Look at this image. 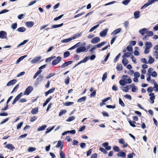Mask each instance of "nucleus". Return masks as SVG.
Wrapping results in <instances>:
<instances>
[{"instance_id": "obj_1", "label": "nucleus", "mask_w": 158, "mask_h": 158, "mask_svg": "<svg viewBox=\"0 0 158 158\" xmlns=\"http://www.w3.org/2000/svg\"><path fill=\"white\" fill-rule=\"evenodd\" d=\"M127 75H124L122 77V79L119 81V83L122 85L124 86L127 84L131 83L132 80L130 78H128Z\"/></svg>"}, {"instance_id": "obj_2", "label": "nucleus", "mask_w": 158, "mask_h": 158, "mask_svg": "<svg viewBox=\"0 0 158 158\" xmlns=\"http://www.w3.org/2000/svg\"><path fill=\"white\" fill-rule=\"evenodd\" d=\"M81 33L78 34H76L74 35L72 37H70L68 38V39H65L64 40H61V42L62 43H68L70 41H71L72 40H73L76 38L78 37H79L81 36Z\"/></svg>"}, {"instance_id": "obj_3", "label": "nucleus", "mask_w": 158, "mask_h": 158, "mask_svg": "<svg viewBox=\"0 0 158 158\" xmlns=\"http://www.w3.org/2000/svg\"><path fill=\"white\" fill-rule=\"evenodd\" d=\"M96 57L95 55H93L91 56L90 57L89 56L85 57L83 60L79 61L78 63L75 66H76L78 65L81 64V63H85L86 62L89 58L91 60H94Z\"/></svg>"}, {"instance_id": "obj_4", "label": "nucleus", "mask_w": 158, "mask_h": 158, "mask_svg": "<svg viewBox=\"0 0 158 158\" xmlns=\"http://www.w3.org/2000/svg\"><path fill=\"white\" fill-rule=\"evenodd\" d=\"M33 88L32 86H29L24 92L23 93L24 95H29L33 90Z\"/></svg>"}, {"instance_id": "obj_5", "label": "nucleus", "mask_w": 158, "mask_h": 158, "mask_svg": "<svg viewBox=\"0 0 158 158\" xmlns=\"http://www.w3.org/2000/svg\"><path fill=\"white\" fill-rule=\"evenodd\" d=\"M61 60V58L60 56H58L57 58L54 60L52 62V64L53 65H55L59 63Z\"/></svg>"}, {"instance_id": "obj_6", "label": "nucleus", "mask_w": 158, "mask_h": 158, "mask_svg": "<svg viewBox=\"0 0 158 158\" xmlns=\"http://www.w3.org/2000/svg\"><path fill=\"white\" fill-rule=\"evenodd\" d=\"M86 51V48L84 46L81 47L77 48L76 50V52L77 53Z\"/></svg>"}, {"instance_id": "obj_7", "label": "nucleus", "mask_w": 158, "mask_h": 158, "mask_svg": "<svg viewBox=\"0 0 158 158\" xmlns=\"http://www.w3.org/2000/svg\"><path fill=\"white\" fill-rule=\"evenodd\" d=\"M7 33L6 32L4 31H0V38L2 39H6V38Z\"/></svg>"}, {"instance_id": "obj_8", "label": "nucleus", "mask_w": 158, "mask_h": 158, "mask_svg": "<svg viewBox=\"0 0 158 158\" xmlns=\"http://www.w3.org/2000/svg\"><path fill=\"white\" fill-rule=\"evenodd\" d=\"M23 94L22 93H20L19 95L17 96L13 100L12 103V104L13 105L14 104L16 103V102L18 100L19 98L22 96Z\"/></svg>"}, {"instance_id": "obj_9", "label": "nucleus", "mask_w": 158, "mask_h": 158, "mask_svg": "<svg viewBox=\"0 0 158 158\" xmlns=\"http://www.w3.org/2000/svg\"><path fill=\"white\" fill-rule=\"evenodd\" d=\"M108 31V29L106 28L101 31L100 34V35L102 37H105L107 34Z\"/></svg>"}, {"instance_id": "obj_10", "label": "nucleus", "mask_w": 158, "mask_h": 158, "mask_svg": "<svg viewBox=\"0 0 158 158\" xmlns=\"http://www.w3.org/2000/svg\"><path fill=\"white\" fill-rule=\"evenodd\" d=\"M100 39L98 37H96L92 39L91 41V42L94 44H95L98 43L100 41Z\"/></svg>"}, {"instance_id": "obj_11", "label": "nucleus", "mask_w": 158, "mask_h": 158, "mask_svg": "<svg viewBox=\"0 0 158 158\" xmlns=\"http://www.w3.org/2000/svg\"><path fill=\"white\" fill-rule=\"evenodd\" d=\"M41 59V57L40 56H39L36 57L35 58L33 59L31 61V63L32 64H35L37 63Z\"/></svg>"}, {"instance_id": "obj_12", "label": "nucleus", "mask_w": 158, "mask_h": 158, "mask_svg": "<svg viewBox=\"0 0 158 158\" xmlns=\"http://www.w3.org/2000/svg\"><path fill=\"white\" fill-rule=\"evenodd\" d=\"M149 95L150 96V99L151 101V103L153 104L154 102V100L155 98L154 94L153 93H151L149 94Z\"/></svg>"}, {"instance_id": "obj_13", "label": "nucleus", "mask_w": 158, "mask_h": 158, "mask_svg": "<svg viewBox=\"0 0 158 158\" xmlns=\"http://www.w3.org/2000/svg\"><path fill=\"white\" fill-rule=\"evenodd\" d=\"M117 156L118 157H122L123 158H126V153L122 151L119 152L118 153Z\"/></svg>"}, {"instance_id": "obj_14", "label": "nucleus", "mask_w": 158, "mask_h": 158, "mask_svg": "<svg viewBox=\"0 0 158 158\" xmlns=\"http://www.w3.org/2000/svg\"><path fill=\"white\" fill-rule=\"evenodd\" d=\"M17 82L16 79L12 80L9 81L6 84L7 86H10L15 84Z\"/></svg>"}, {"instance_id": "obj_15", "label": "nucleus", "mask_w": 158, "mask_h": 158, "mask_svg": "<svg viewBox=\"0 0 158 158\" xmlns=\"http://www.w3.org/2000/svg\"><path fill=\"white\" fill-rule=\"evenodd\" d=\"M72 62V61H69L63 63L61 66V68H64L68 65L71 64Z\"/></svg>"}, {"instance_id": "obj_16", "label": "nucleus", "mask_w": 158, "mask_h": 158, "mask_svg": "<svg viewBox=\"0 0 158 158\" xmlns=\"http://www.w3.org/2000/svg\"><path fill=\"white\" fill-rule=\"evenodd\" d=\"M121 88L123 91L125 92H127L129 91V89H130V87L129 85H128L125 87H121Z\"/></svg>"}, {"instance_id": "obj_17", "label": "nucleus", "mask_w": 158, "mask_h": 158, "mask_svg": "<svg viewBox=\"0 0 158 158\" xmlns=\"http://www.w3.org/2000/svg\"><path fill=\"white\" fill-rule=\"evenodd\" d=\"M148 29L144 28L143 29H141L139 30V32L142 35H143L145 33H146L147 31L148 30Z\"/></svg>"}, {"instance_id": "obj_18", "label": "nucleus", "mask_w": 158, "mask_h": 158, "mask_svg": "<svg viewBox=\"0 0 158 158\" xmlns=\"http://www.w3.org/2000/svg\"><path fill=\"white\" fill-rule=\"evenodd\" d=\"M121 29H122L120 28L116 29L111 33V35H114L118 33L121 31Z\"/></svg>"}, {"instance_id": "obj_19", "label": "nucleus", "mask_w": 158, "mask_h": 158, "mask_svg": "<svg viewBox=\"0 0 158 158\" xmlns=\"http://www.w3.org/2000/svg\"><path fill=\"white\" fill-rule=\"evenodd\" d=\"M34 24V22L32 21H29L26 23V25L28 27H32Z\"/></svg>"}, {"instance_id": "obj_20", "label": "nucleus", "mask_w": 158, "mask_h": 158, "mask_svg": "<svg viewBox=\"0 0 158 158\" xmlns=\"http://www.w3.org/2000/svg\"><path fill=\"white\" fill-rule=\"evenodd\" d=\"M5 147L7 148L9 150H13L14 149H15V147L13 146V145L10 143H9L7 145H6L5 146Z\"/></svg>"}, {"instance_id": "obj_21", "label": "nucleus", "mask_w": 158, "mask_h": 158, "mask_svg": "<svg viewBox=\"0 0 158 158\" xmlns=\"http://www.w3.org/2000/svg\"><path fill=\"white\" fill-rule=\"evenodd\" d=\"M145 47L146 48L150 49L152 46V43L150 42H146L145 43Z\"/></svg>"}, {"instance_id": "obj_22", "label": "nucleus", "mask_w": 158, "mask_h": 158, "mask_svg": "<svg viewBox=\"0 0 158 158\" xmlns=\"http://www.w3.org/2000/svg\"><path fill=\"white\" fill-rule=\"evenodd\" d=\"M134 18L135 19H137L140 17V12L139 11H136L134 12Z\"/></svg>"}, {"instance_id": "obj_23", "label": "nucleus", "mask_w": 158, "mask_h": 158, "mask_svg": "<svg viewBox=\"0 0 158 158\" xmlns=\"http://www.w3.org/2000/svg\"><path fill=\"white\" fill-rule=\"evenodd\" d=\"M152 3L150 2L149 0H148V2L143 5L141 8V9H143L148 7L149 5H152Z\"/></svg>"}, {"instance_id": "obj_24", "label": "nucleus", "mask_w": 158, "mask_h": 158, "mask_svg": "<svg viewBox=\"0 0 158 158\" xmlns=\"http://www.w3.org/2000/svg\"><path fill=\"white\" fill-rule=\"evenodd\" d=\"M107 43V42L103 41L102 42H101L99 44L96 45L97 48H100L102 46H103L104 45H105Z\"/></svg>"}, {"instance_id": "obj_25", "label": "nucleus", "mask_w": 158, "mask_h": 158, "mask_svg": "<svg viewBox=\"0 0 158 158\" xmlns=\"http://www.w3.org/2000/svg\"><path fill=\"white\" fill-rule=\"evenodd\" d=\"M86 98L85 96L83 97L82 98H80L77 101V102H78L81 103L84 102L85 100L86 99Z\"/></svg>"}, {"instance_id": "obj_26", "label": "nucleus", "mask_w": 158, "mask_h": 158, "mask_svg": "<svg viewBox=\"0 0 158 158\" xmlns=\"http://www.w3.org/2000/svg\"><path fill=\"white\" fill-rule=\"evenodd\" d=\"M26 29L23 27H21L18 28L17 30L19 32H23L25 31Z\"/></svg>"}, {"instance_id": "obj_27", "label": "nucleus", "mask_w": 158, "mask_h": 158, "mask_svg": "<svg viewBox=\"0 0 158 158\" xmlns=\"http://www.w3.org/2000/svg\"><path fill=\"white\" fill-rule=\"evenodd\" d=\"M123 59L122 60V63L124 66H126L129 63L127 59L125 58H123Z\"/></svg>"}, {"instance_id": "obj_28", "label": "nucleus", "mask_w": 158, "mask_h": 158, "mask_svg": "<svg viewBox=\"0 0 158 158\" xmlns=\"http://www.w3.org/2000/svg\"><path fill=\"white\" fill-rule=\"evenodd\" d=\"M154 61V59L151 56L149 57V59L148 61V64H152Z\"/></svg>"}, {"instance_id": "obj_29", "label": "nucleus", "mask_w": 158, "mask_h": 158, "mask_svg": "<svg viewBox=\"0 0 158 158\" xmlns=\"http://www.w3.org/2000/svg\"><path fill=\"white\" fill-rule=\"evenodd\" d=\"M38 108H35L33 110L31 111V113L32 114H36L38 112Z\"/></svg>"}, {"instance_id": "obj_30", "label": "nucleus", "mask_w": 158, "mask_h": 158, "mask_svg": "<svg viewBox=\"0 0 158 158\" xmlns=\"http://www.w3.org/2000/svg\"><path fill=\"white\" fill-rule=\"evenodd\" d=\"M44 77L43 76H40L39 77L37 78V84H38L40 82L42 81Z\"/></svg>"}, {"instance_id": "obj_31", "label": "nucleus", "mask_w": 158, "mask_h": 158, "mask_svg": "<svg viewBox=\"0 0 158 158\" xmlns=\"http://www.w3.org/2000/svg\"><path fill=\"white\" fill-rule=\"evenodd\" d=\"M154 87H153L154 90L156 92H158V84L156 83H154Z\"/></svg>"}, {"instance_id": "obj_32", "label": "nucleus", "mask_w": 158, "mask_h": 158, "mask_svg": "<svg viewBox=\"0 0 158 158\" xmlns=\"http://www.w3.org/2000/svg\"><path fill=\"white\" fill-rule=\"evenodd\" d=\"M47 126L46 125H44L43 126L40 127L37 129L38 131H40L44 130L47 127Z\"/></svg>"}, {"instance_id": "obj_33", "label": "nucleus", "mask_w": 158, "mask_h": 158, "mask_svg": "<svg viewBox=\"0 0 158 158\" xmlns=\"http://www.w3.org/2000/svg\"><path fill=\"white\" fill-rule=\"evenodd\" d=\"M75 119V117L74 116H72L71 117H69L68 119H67L66 121L67 122H69L72 121L73 120H74Z\"/></svg>"}, {"instance_id": "obj_34", "label": "nucleus", "mask_w": 158, "mask_h": 158, "mask_svg": "<svg viewBox=\"0 0 158 158\" xmlns=\"http://www.w3.org/2000/svg\"><path fill=\"white\" fill-rule=\"evenodd\" d=\"M131 54V53L130 52H126L123 56L122 57L123 58L128 57H129L130 56V55Z\"/></svg>"}, {"instance_id": "obj_35", "label": "nucleus", "mask_w": 158, "mask_h": 158, "mask_svg": "<svg viewBox=\"0 0 158 158\" xmlns=\"http://www.w3.org/2000/svg\"><path fill=\"white\" fill-rule=\"evenodd\" d=\"M63 25V23H61L58 25H55L52 26V28H55L61 27Z\"/></svg>"}, {"instance_id": "obj_36", "label": "nucleus", "mask_w": 158, "mask_h": 158, "mask_svg": "<svg viewBox=\"0 0 158 158\" xmlns=\"http://www.w3.org/2000/svg\"><path fill=\"white\" fill-rule=\"evenodd\" d=\"M55 126H53L51 128H48L46 129V131L45 132V134H48L54 128Z\"/></svg>"}, {"instance_id": "obj_37", "label": "nucleus", "mask_w": 158, "mask_h": 158, "mask_svg": "<svg viewBox=\"0 0 158 158\" xmlns=\"http://www.w3.org/2000/svg\"><path fill=\"white\" fill-rule=\"evenodd\" d=\"M153 56L156 59H158V51H155L153 52Z\"/></svg>"}, {"instance_id": "obj_38", "label": "nucleus", "mask_w": 158, "mask_h": 158, "mask_svg": "<svg viewBox=\"0 0 158 158\" xmlns=\"http://www.w3.org/2000/svg\"><path fill=\"white\" fill-rule=\"evenodd\" d=\"M99 26V24L97 25L92 27L89 30V32H92L94 30L97 29Z\"/></svg>"}, {"instance_id": "obj_39", "label": "nucleus", "mask_w": 158, "mask_h": 158, "mask_svg": "<svg viewBox=\"0 0 158 158\" xmlns=\"http://www.w3.org/2000/svg\"><path fill=\"white\" fill-rule=\"evenodd\" d=\"M74 104V103L72 102H66L64 104V105L65 106H69L73 105Z\"/></svg>"}, {"instance_id": "obj_40", "label": "nucleus", "mask_w": 158, "mask_h": 158, "mask_svg": "<svg viewBox=\"0 0 158 158\" xmlns=\"http://www.w3.org/2000/svg\"><path fill=\"white\" fill-rule=\"evenodd\" d=\"M42 72V70H39L37 71V72L35 74V75H34V76L33 77V78L35 79V78L37 76H38V75L40 74Z\"/></svg>"}, {"instance_id": "obj_41", "label": "nucleus", "mask_w": 158, "mask_h": 158, "mask_svg": "<svg viewBox=\"0 0 158 158\" xmlns=\"http://www.w3.org/2000/svg\"><path fill=\"white\" fill-rule=\"evenodd\" d=\"M70 54L69 51H66L64 52V57L66 58L69 56Z\"/></svg>"}, {"instance_id": "obj_42", "label": "nucleus", "mask_w": 158, "mask_h": 158, "mask_svg": "<svg viewBox=\"0 0 158 158\" xmlns=\"http://www.w3.org/2000/svg\"><path fill=\"white\" fill-rule=\"evenodd\" d=\"M66 112L67 111L65 110H63L61 111L59 114V116H60L64 114H65Z\"/></svg>"}, {"instance_id": "obj_43", "label": "nucleus", "mask_w": 158, "mask_h": 158, "mask_svg": "<svg viewBox=\"0 0 158 158\" xmlns=\"http://www.w3.org/2000/svg\"><path fill=\"white\" fill-rule=\"evenodd\" d=\"M117 69L119 71H121L123 69V67L122 64L118 65L116 67Z\"/></svg>"}, {"instance_id": "obj_44", "label": "nucleus", "mask_w": 158, "mask_h": 158, "mask_svg": "<svg viewBox=\"0 0 158 158\" xmlns=\"http://www.w3.org/2000/svg\"><path fill=\"white\" fill-rule=\"evenodd\" d=\"M113 150L115 152H119L120 151L119 148L117 146H114L113 147Z\"/></svg>"}, {"instance_id": "obj_45", "label": "nucleus", "mask_w": 158, "mask_h": 158, "mask_svg": "<svg viewBox=\"0 0 158 158\" xmlns=\"http://www.w3.org/2000/svg\"><path fill=\"white\" fill-rule=\"evenodd\" d=\"M146 33L147 34L148 36H152L153 35V33L152 31H146Z\"/></svg>"}, {"instance_id": "obj_46", "label": "nucleus", "mask_w": 158, "mask_h": 158, "mask_svg": "<svg viewBox=\"0 0 158 158\" xmlns=\"http://www.w3.org/2000/svg\"><path fill=\"white\" fill-rule=\"evenodd\" d=\"M97 48V47L96 45L94 46L89 51L91 52V53L93 54L94 53V50H95Z\"/></svg>"}, {"instance_id": "obj_47", "label": "nucleus", "mask_w": 158, "mask_h": 158, "mask_svg": "<svg viewBox=\"0 0 158 158\" xmlns=\"http://www.w3.org/2000/svg\"><path fill=\"white\" fill-rule=\"evenodd\" d=\"M99 150L104 154H106L107 153V152L105 149L101 147H99Z\"/></svg>"}, {"instance_id": "obj_48", "label": "nucleus", "mask_w": 158, "mask_h": 158, "mask_svg": "<svg viewBox=\"0 0 158 158\" xmlns=\"http://www.w3.org/2000/svg\"><path fill=\"white\" fill-rule=\"evenodd\" d=\"M130 1L131 0H125L122 2V3L125 5H127Z\"/></svg>"}, {"instance_id": "obj_49", "label": "nucleus", "mask_w": 158, "mask_h": 158, "mask_svg": "<svg viewBox=\"0 0 158 158\" xmlns=\"http://www.w3.org/2000/svg\"><path fill=\"white\" fill-rule=\"evenodd\" d=\"M107 74L106 73H105L103 74L102 77V81H104L106 79L107 77Z\"/></svg>"}, {"instance_id": "obj_50", "label": "nucleus", "mask_w": 158, "mask_h": 158, "mask_svg": "<svg viewBox=\"0 0 158 158\" xmlns=\"http://www.w3.org/2000/svg\"><path fill=\"white\" fill-rule=\"evenodd\" d=\"M28 41V40H24L23 42L20 43L18 46H17V47H19V46L21 45H23L26 44Z\"/></svg>"}, {"instance_id": "obj_51", "label": "nucleus", "mask_w": 158, "mask_h": 158, "mask_svg": "<svg viewBox=\"0 0 158 158\" xmlns=\"http://www.w3.org/2000/svg\"><path fill=\"white\" fill-rule=\"evenodd\" d=\"M141 62L145 64H148V61H147V59L145 58H141Z\"/></svg>"}, {"instance_id": "obj_52", "label": "nucleus", "mask_w": 158, "mask_h": 158, "mask_svg": "<svg viewBox=\"0 0 158 158\" xmlns=\"http://www.w3.org/2000/svg\"><path fill=\"white\" fill-rule=\"evenodd\" d=\"M17 27V24L15 23H13L11 25V28L13 29H15Z\"/></svg>"}, {"instance_id": "obj_53", "label": "nucleus", "mask_w": 158, "mask_h": 158, "mask_svg": "<svg viewBox=\"0 0 158 158\" xmlns=\"http://www.w3.org/2000/svg\"><path fill=\"white\" fill-rule=\"evenodd\" d=\"M119 104L123 107L125 106V104L121 99L119 98Z\"/></svg>"}, {"instance_id": "obj_54", "label": "nucleus", "mask_w": 158, "mask_h": 158, "mask_svg": "<svg viewBox=\"0 0 158 158\" xmlns=\"http://www.w3.org/2000/svg\"><path fill=\"white\" fill-rule=\"evenodd\" d=\"M36 148H35L30 147L28 149V152H32L35 151Z\"/></svg>"}, {"instance_id": "obj_55", "label": "nucleus", "mask_w": 158, "mask_h": 158, "mask_svg": "<svg viewBox=\"0 0 158 158\" xmlns=\"http://www.w3.org/2000/svg\"><path fill=\"white\" fill-rule=\"evenodd\" d=\"M135 154L134 152L129 154L127 156V158H133V156H135Z\"/></svg>"}, {"instance_id": "obj_56", "label": "nucleus", "mask_w": 158, "mask_h": 158, "mask_svg": "<svg viewBox=\"0 0 158 158\" xmlns=\"http://www.w3.org/2000/svg\"><path fill=\"white\" fill-rule=\"evenodd\" d=\"M121 56V53H119L118 55L116 56L115 58L114 59V62H116L117 60L118 59V58H119V57Z\"/></svg>"}, {"instance_id": "obj_57", "label": "nucleus", "mask_w": 158, "mask_h": 158, "mask_svg": "<svg viewBox=\"0 0 158 158\" xmlns=\"http://www.w3.org/2000/svg\"><path fill=\"white\" fill-rule=\"evenodd\" d=\"M129 123L131 126H132L133 127H136L135 125L134 124V123H136L135 122L133 121V122H132L130 120L129 121Z\"/></svg>"}, {"instance_id": "obj_58", "label": "nucleus", "mask_w": 158, "mask_h": 158, "mask_svg": "<svg viewBox=\"0 0 158 158\" xmlns=\"http://www.w3.org/2000/svg\"><path fill=\"white\" fill-rule=\"evenodd\" d=\"M124 97L130 100H131L132 98L131 96L129 94H127L124 96Z\"/></svg>"}, {"instance_id": "obj_59", "label": "nucleus", "mask_w": 158, "mask_h": 158, "mask_svg": "<svg viewBox=\"0 0 158 158\" xmlns=\"http://www.w3.org/2000/svg\"><path fill=\"white\" fill-rule=\"evenodd\" d=\"M127 50L129 51L132 52V47L131 45H129L127 47Z\"/></svg>"}, {"instance_id": "obj_60", "label": "nucleus", "mask_w": 158, "mask_h": 158, "mask_svg": "<svg viewBox=\"0 0 158 158\" xmlns=\"http://www.w3.org/2000/svg\"><path fill=\"white\" fill-rule=\"evenodd\" d=\"M80 146L82 148H85L86 146V144L84 143H81L80 144Z\"/></svg>"}, {"instance_id": "obj_61", "label": "nucleus", "mask_w": 158, "mask_h": 158, "mask_svg": "<svg viewBox=\"0 0 158 158\" xmlns=\"http://www.w3.org/2000/svg\"><path fill=\"white\" fill-rule=\"evenodd\" d=\"M60 158H65L63 152L61 151L60 153Z\"/></svg>"}, {"instance_id": "obj_62", "label": "nucleus", "mask_w": 158, "mask_h": 158, "mask_svg": "<svg viewBox=\"0 0 158 158\" xmlns=\"http://www.w3.org/2000/svg\"><path fill=\"white\" fill-rule=\"evenodd\" d=\"M69 77H67L65 79V81H64V82H65V83L67 85L69 84Z\"/></svg>"}, {"instance_id": "obj_63", "label": "nucleus", "mask_w": 158, "mask_h": 158, "mask_svg": "<svg viewBox=\"0 0 158 158\" xmlns=\"http://www.w3.org/2000/svg\"><path fill=\"white\" fill-rule=\"evenodd\" d=\"M138 88L137 87L135 86L133 88H132L131 89V91L133 92H135L138 91Z\"/></svg>"}, {"instance_id": "obj_64", "label": "nucleus", "mask_w": 158, "mask_h": 158, "mask_svg": "<svg viewBox=\"0 0 158 158\" xmlns=\"http://www.w3.org/2000/svg\"><path fill=\"white\" fill-rule=\"evenodd\" d=\"M119 142L120 144H124L125 143V141L123 139H119Z\"/></svg>"}]
</instances>
